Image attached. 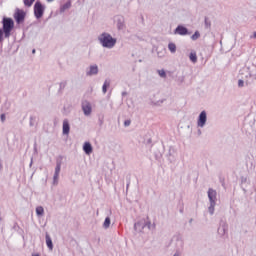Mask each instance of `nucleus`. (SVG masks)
<instances>
[{"mask_svg":"<svg viewBox=\"0 0 256 256\" xmlns=\"http://www.w3.org/2000/svg\"><path fill=\"white\" fill-rule=\"evenodd\" d=\"M32 256H41V255H39V253H34L32 254Z\"/></svg>","mask_w":256,"mask_h":256,"instance_id":"473e14b6","label":"nucleus"},{"mask_svg":"<svg viewBox=\"0 0 256 256\" xmlns=\"http://www.w3.org/2000/svg\"><path fill=\"white\" fill-rule=\"evenodd\" d=\"M0 119L2 123H5V120L7 119V117L5 116V114H1Z\"/></svg>","mask_w":256,"mask_h":256,"instance_id":"cd10ccee","label":"nucleus"},{"mask_svg":"<svg viewBox=\"0 0 256 256\" xmlns=\"http://www.w3.org/2000/svg\"><path fill=\"white\" fill-rule=\"evenodd\" d=\"M82 111L86 117H89L93 112V107L91 106V102L84 101L82 102Z\"/></svg>","mask_w":256,"mask_h":256,"instance_id":"0eeeda50","label":"nucleus"},{"mask_svg":"<svg viewBox=\"0 0 256 256\" xmlns=\"http://www.w3.org/2000/svg\"><path fill=\"white\" fill-rule=\"evenodd\" d=\"M129 125H131V120H125L124 127H129Z\"/></svg>","mask_w":256,"mask_h":256,"instance_id":"c85d7f7f","label":"nucleus"},{"mask_svg":"<svg viewBox=\"0 0 256 256\" xmlns=\"http://www.w3.org/2000/svg\"><path fill=\"white\" fill-rule=\"evenodd\" d=\"M47 1H48V3H52L53 0H47Z\"/></svg>","mask_w":256,"mask_h":256,"instance_id":"f704fd0d","label":"nucleus"},{"mask_svg":"<svg viewBox=\"0 0 256 256\" xmlns=\"http://www.w3.org/2000/svg\"><path fill=\"white\" fill-rule=\"evenodd\" d=\"M70 7H71V2H68L62 6L61 11H65L66 9H69Z\"/></svg>","mask_w":256,"mask_h":256,"instance_id":"b1692460","label":"nucleus"},{"mask_svg":"<svg viewBox=\"0 0 256 256\" xmlns=\"http://www.w3.org/2000/svg\"><path fill=\"white\" fill-rule=\"evenodd\" d=\"M59 183V174H55L53 176V185H58Z\"/></svg>","mask_w":256,"mask_h":256,"instance_id":"4be33fe9","label":"nucleus"},{"mask_svg":"<svg viewBox=\"0 0 256 256\" xmlns=\"http://www.w3.org/2000/svg\"><path fill=\"white\" fill-rule=\"evenodd\" d=\"M199 37H201V34L199 33V31H196V32L191 36V39H192V41H197V39H199Z\"/></svg>","mask_w":256,"mask_h":256,"instance_id":"6ab92c4d","label":"nucleus"},{"mask_svg":"<svg viewBox=\"0 0 256 256\" xmlns=\"http://www.w3.org/2000/svg\"><path fill=\"white\" fill-rule=\"evenodd\" d=\"M32 53L35 54V49L32 50Z\"/></svg>","mask_w":256,"mask_h":256,"instance_id":"c9c22d12","label":"nucleus"},{"mask_svg":"<svg viewBox=\"0 0 256 256\" xmlns=\"http://www.w3.org/2000/svg\"><path fill=\"white\" fill-rule=\"evenodd\" d=\"M118 29H123V22L118 23Z\"/></svg>","mask_w":256,"mask_h":256,"instance_id":"7c9ffc66","label":"nucleus"},{"mask_svg":"<svg viewBox=\"0 0 256 256\" xmlns=\"http://www.w3.org/2000/svg\"><path fill=\"white\" fill-rule=\"evenodd\" d=\"M208 199H209V207H208V211L210 213V215H213L215 213V205H217V191L209 188L208 189Z\"/></svg>","mask_w":256,"mask_h":256,"instance_id":"f03ea898","label":"nucleus"},{"mask_svg":"<svg viewBox=\"0 0 256 256\" xmlns=\"http://www.w3.org/2000/svg\"><path fill=\"white\" fill-rule=\"evenodd\" d=\"M147 224V219H141L137 223L134 224L135 231H138V233H141L145 229V225Z\"/></svg>","mask_w":256,"mask_h":256,"instance_id":"6e6552de","label":"nucleus"},{"mask_svg":"<svg viewBox=\"0 0 256 256\" xmlns=\"http://www.w3.org/2000/svg\"><path fill=\"white\" fill-rule=\"evenodd\" d=\"M36 215L37 217H43V215H45V209L43 206L36 207Z\"/></svg>","mask_w":256,"mask_h":256,"instance_id":"4468645a","label":"nucleus"},{"mask_svg":"<svg viewBox=\"0 0 256 256\" xmlns=\"http://www.w3.org/2000/svg\"><path fill=\"white\" fill-rule=\"evenodd\" d=\"M168 49H169V51H170L171 53H176V51H177V45H175V43H173V42H170V43L168 44Z\"/></svg>","mask_w":256,"mask_h":256,"instance_id":"2eb2a0df","label":"nucleus"},{"mask_svg":"<svg viewBox=\"0 0 256 256\" xmlns=\"http://www.w3.org/2000/svg\"><path fill=\"white\" fill-rule=\"evenodd\" d=\"M97 73H99V67L95 64L89 67L88 71L86 72V75L88 77H91L93 75H97Z\"/></svg>","mask_w":256,"mask_h":256,"instance_id":"1a4fd4ad","label":"nucleus"},{"mask_svg":"<svg viewBox=\"0 0 256 256\" xmlns=\"http://www.w3.org/2000/svg\"><path fill=\"white\" fill-rule=\"evenodd\" d=\"M111 82H109L108 80H105L103 86H102V93H107V88L110 87Z\"/></svg>","mask_w":256,"mask_h":256,"instance_id":"f3484780","label":"nucleus"},{"mask_svg":"<svg viewBox=\"0 0 256 256\" xmlns=\"http://www.w3.org/2000/svg\"><path fill=\"white\" fill-rule=\"evenodd\" d=\"M46 245L50 251H53V240H51V236H49V234H46Z\"/></svg>","mask_w":256,"mask_h":256,"instance_id":"ddd939ff","label":"nucleus"},{"mask_svg":"<svg viewBox=\"0 0 256 256\" xmlns=\"http://www.w3.org/2000/svg\"><path fill=\"white\" fill-rule=\"evenodd\" d=\"M98 41L104 49H113L117 45V39L107 32H103L98 36Z\"/></svg>","mask_w":256,"mask_h":256,"instance_id":"f257e3e1","label":"nucleus"},{"mask_svg":"<svg viewBox=\"0 0 256 256\" xmlns=\"http://www.w3.org/2000/svg\"><path fill=\"white\" fill-rule=\"evenodd\" d=\"M241 183H247V178L246 177H242L241 178Z\"/></svg>","mask_w":256,"mask_h":256,"instance_id":"2f4dec72","label":"nucleus"},{"mask_svg":"<svg viewBox=\"0 0 256 256\" xmlns=\"http://www.w3.org/2000/svg\"><path fill=\"white\" fill-rule=\"evenodd\" d=\"M70 131H71V126L69 125V120L65 119L62 125V133L63 135H69Z\"/></svg>","mask_w":256,"mask_h":256,"instance_id":"9d476101","label":"nucleus"},{"mask_svg":"<svg viewBox=\"0 0 256 256\" xmlns=\"http://www.w3.org/2000/svg\"><path fill=\"white\" fill-rule=\"evenodd\" d=\"M83 151L86 155H91V153H93V146L91 145V142L84 143Z\"/></svg>","mask_w":256,"mask_h":256,"instance_id":"f8f14e48","label":"nucleus"},{"mask_svg":"<svg viewBox=\"0 0 256 256\" xmlns=\"http://www.w3.org/2000/svg\"><path fill=\"white\" fill-rule=\"evenodd\" d=\"M111 226V218L106 217L103 223V228L104 229H109V227Z\"/></svg>","mask_w":256,"mask_h":256,"instance_id":"dca6fc26","label":"nucleus"},{"mask_svg":"<svg viewBox=\"0 0 256 256\" xmlns=\"http://www.w3.org/2000/svg\"><path fill=\"white\" fill-rule=\"evenodd\" d=\"M173 256H179V253H175Z\"/></svg>","mask_w":256,"mask_h":256,"instance_id":"72a5a7b5","label":"nucleus"},{"mask_svg":"<svg viewBox=\"0 0 256 256\" xmlns=\"http://www.w3.org/2000/svg\"><path fill=\"white\" fill-rule=\"evenodd\" d=\"M14 26H15V23L13 22V19H11V18L3 19V30L2 31H4V37L6 39H9V37H11V31H13Z\"/></svg>","mask_w":256,"mask_h":256,"instance_id":"7ed1b4c3","label":"nucleus"},{"mask_svg":"<svg viewBox=\"0 0 256 256\" xmlns=\"http://www.w3.org/2000/svg\"><path fill=\"white\" fill-rule=\"evenodd\" d=\"M158 74H159L161 77H167V74L165 73V70H158Z\"/></svg>","mask_w":256,"mask_h":256,"instance_id":"393cba45","label":"nucleus"},{"mask_svg":"<svg viewBox=\"0 0 256 256\" xmlns=\"http://www.w3.org/2000/svg\"><path fill=\"white\" fill-rule=\"evenodd\" d=\"M43 13H45V6H43L41 2L37 1L34 5V15L36 19H41V17H43Z\"/></svg>","mask_w":256,"mask_h":256,"instance_id":"20e7f679","label":"nucleus"},{"mask_svg":"<svg viewBox=\"0 0 256 256\" xmlns=\"http://www.w3.org/2000/svg\"><path fill=\"white\" fill-rule=\"evenodd\" d=\"M218 233L219 235H225V233H227V228L225 226L218 228Z\"/></svg>","mask_w":256,"mask_h":256,"instance_id":"aec40b11","label":"nucleus"},{"mask_svg":"<svg viewBox=\"0 0 256 256\" xmlns=\"http://www.w3.org/2000/svg\"><path fill=\"white\" fill-rule=\"evenodd\" d=\"M145 227H148V229H153V225H151V222L149 220H146Z\"/></svg>","mask_w":256,"mask_h":256,"instance_id":"a878e982","label":"nucleus"},{"mask_svg":"<svg viewBox=\"0 0 256 256\" xmlns=\"http://www.w3.org/2000/svg\"><path fill=\"white\" fill-rule=\"evenodd\" d=\"M174 33L176 35H187L189 33V30L187 28H185L184 26L179 25L175 29Z\"/></svg>","mask_w":256,"mask_h":256,"instance_id":"9b49d317","label":"nucleus"},{"mask_svg":"<svg viewBox=\"0 0 256 256\" xmlns=\"http://www.w3.org/2000/svg\"><path fill=\"white\" fill-rule=\"evenodd\" d=\"M25 11L21 10V9H16L15 13H14V19L16 21V23L20 24L23 23V21H25Z\"/></svg>","mask_w":256,"mask_h":256,"instance_id":"423d86ee","label":"nucleus"},{"mask_svg":"<svg viewBox=\"0 0 256 256\" xmlns=\"http://www.w3.org/2000/svg\"><path fill=\"white\" fill-rule=\"evenodd\" d=\"M55 174H60L61 173V163H57L55 167Z\"/></svg>","mask_w":256,"mask_h":256,"instance_id":"5701e85b","label":"nucleus"},{"mask_svg":"<svg viewBox=\"0 0 256 256\" xmlns=\"http://www.w3.org/2000/svg\"><path fill=\"white\" fill-rule=\"evenodd\" d=\"M25 7H31L33 3H35V0H23Z\"/></svg>","mask_w":256,"mask_h":256,"instance_id":"412c9836","label":"nucleus"},{"mask_svg":"<svg viewBox=\"0 0 256 256\" xmlns=\"http://www.w3.org/2000/svg\"><path fill=\"white\" fill-rule=\"evenodd\" d=\"M3 33H5L3 29H0V43L3 41Z\"/></svg>","mask_w":256,"mask_h":256,"instance_id":"c756f323","label":"nucleus"},{"mask_svg":"<svg viewBox=\"0 0 256 256\" xmlns=\"http://www.w3.org/2000/svg\"><path fill=\"white\" fill-rule=\"evenodd\" d=\"M207 125V111L203 110L197 119V127L203 129Z\"/></svg>","mask_w":256,"mask_h":256,"instance_id":"39448f33","label":"nucleus"},{"mask_svg":"<svg viewBox=\"0 0 256 256\" xmlns=\"http://www.w3.org/2000/svg\"><path fill=\"white\" fill-rule=\"evenodd\" d=\"M189 59H190V61H192V63H197V53L191 52L189 55Z\"/></svg>","mask_w":256,"mask_h":256,"instance_id":"a211bd4d","label":"nucleus"},{"mask_svg":"<svg viewBox=\"0 0 256 256\" xmlns=\"http://www.w3.org/2000/svg\"><path fill=\"white\" fill-rule=\"evenodd\" d=\"M238 87H245V81L243 80H238Z\"/></svg>","mask_w":256,"mask_h":256,"instance_id":"bb28decb","label":"nucleus"}]
</instances>
